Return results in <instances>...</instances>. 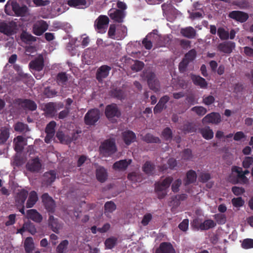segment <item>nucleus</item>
<instances>
[{
    "mask_svg": "<svg viewBox=\"0 0 253 253\" xmlns=\"http://www.w3.org/2000/svg\"><path fill=\"white\" fill-rule=\"evenodd\" d=\"M26 231H28L33 235L35 234L36 232V229L35 226L30 222L25 223L22 228L18 230L17 233L23 234V232Z\"/></svg>",
    "mask_w": 253,
    "mask_h": 253,
    "instance_id": "nucleus-24",
    "label": "nucleus"
},
{
    "mask_svg": "<svg viewBox=\"0 0 253 253\" xmlns=\"http://www.w3.org/2000/svg\"><path fill=\"white\" fill-rule=\"evenodd\" d=\"M216 223L212 219H207L203 222L198 218L193 220L191 223V227L196 230H206L214 227Z\"/></svg>",
    "mask_w": 253,
    "mask_h": 253,
    "instance_id": "nucleus-5",
    "label": "nucleus"
},
{
    "mask_svg": "<svg viewBox=\"0 0 253 253\" xmlns=\"http://www.w3.org/2000/svg\"><path fill=\"white\" fill-rule=\"evenodd\" d=\"M117 240L115 238H110L107 239L105 244L106 248L108 249L113 248L116 244Z\"/></svg>",
    "mask_w": 253,
    "mask_h": 253,
    "instance_id": "nucleus-46",
    "label": "nucleus"
},
{
    "mask_svg": "<svg viewBox=\"0 0 253 253\" xmlns=\"http://www.w3.org/2000/svg\"><path fill=\"white\" fill-rule=\"evenodd\" d=\"M27 216L34 221L39 222L42 220V216L34 209L28 210L27 211Z\"/></svg>",
    "mask_w": 253,
    "mask_h": 253,
    "instance_id": "nucleus-25",
    "label": "nucleus"
},
{
    "mask_svg": "<svg viewBox=\"0 0 253 253\" xmlns=\"http://www.w3.org/2000/svg\"><path fill=\"white\" fill-rule=\"evenodd\" d=\"M148 84L149 87L155 91L159 89V83L158 81L155 79V75L153 74H151L150 77L148 79Z\"/></svg>",
    "mask_w": 253,
    "mask_h": 253,
    "instance_id": "nucleus-32",
    "label": "nucleus"
},
{
    "mask_svg": "<svg viewBox=\"0 0 253 253\" xmlns=\"http://www.w3.org/2000/svg\"><path fill=\"white\" fill-rule=\"evenodd\" d=\"M56 136L60 141L63 143H68L71 141V139L67 136H65L62 132L58 131Z\"/></svg>",
    "mask_w": 253,
    "mask_h": 253,
    "instance_id": "nucleus-39",
    "label": "nucleus"
},
{
    "mask_svg": "<svg viewBox=\"0 0 253 253\" xmlns=\"http://www.w3.org/2000/svg\"><path fill=\"white\" fill-rule=\"evenodd\" d=\"M181 184V181L180 179H177L174 181L172 184V190L173 192H177L178 189V187Z\"/></svg>",
    "mask_w": 253,
    "mask_h": 253,
    "instance_id": "nucleus-64",
    "label": "nucleus"
},
{
    "mask_svg": "<svg viewBox=\"0 0 253 253\" xmlns=\"http://www.w3.org/2000/svg\"><path fill=\"white\" fill-rule=\"evenodd\" d=\"M109 23V18L104 15L100 16L95 21V26L99 33H104Z\"/></svg>",
    "mask_w": 253,
    "mask_h": 253,
    "instance_id": "nucleus-10",
    "label": "nucleus"
},
{
    "mask_svg": "<svg viewBox=\"0 0 253 253\" xmlns=\"http://www.w3.org/2000/svg\"><path fill=\"white\" fill-rule=\"evenodd\" d=\"M128 178L134 182H140V175L135 172L129 173L128 175Z\"/></svg>",
    "mask_w": 253,
    "mask_h": 253,
    "instance_id": "nucleus-57",
    "label": "nucleus"
},
{
    "mask_svg": "<svg viewBox=\"0 0 253 253\" xmlns=\"http://www.w3.org/2000/svg\"><path fill=\"white\" fill-rule=\"evenodd\" d=\"M13 32L12 28L5 23H0V32L6 35H11Z\"/></svg>",
    "mask_w": 253,
    "mask_h": 253,
    "instance_id": "nucleus-35",
    "label": "nucleus"
},
{
    "mask_svg": "<svg viewBox=\"0 0 253 253\" xmlns=\"http://www.w3.org/2000/svg\"><path fill=\"white\" fill-rule=\"evenodd\" d=\"M217 34L221 39H227L229 37V33L223 28H219L217 31Z\"/></svg>",
    "mask_w": 253,
    "mask_h": 253,
    "instance_id": "nucleus-50",
    "label": "nucleus"
},
{
    "mask_svg": "<svg viewBox=\"0 0 253 253\" xmlns=\"http://www.w3.org/2000/svg\"><path fill=\"white\" fill-rule=\"evenodd\" d=\"M96 177L98 180L101 182H104L106 180L107 174L103 168L99 167L96 169Z\"/></svg>",
    "mask_w": 253,
    "mask_h": 253,
    "instance_id": "nucleus-31",
    "label": "nucleus"
},
{
    "mask_svg": "<svg viewBox=\"0 0 253 253\" xmlns=\"http://www.w3.org/2000/svg\"><path fill=\"white\" fill-rule=\"evenodd\" d=\"M244 201L241 197L233 198L232 200V203L233 205L235 207H240L244 204Z\"/></svg>",
    "mask_w": 253,
    "mask_h": 253,
    "instance_id": "nucleus-52",
    "label": "nucleus"
},
{
    "mask_svg": "<svg viewBox=\"0 0 253 253\" xmlns=\"http://www.w3.org/2000/svg\"><path fill=\"white\" fill-rule=\"evenodd\" d=\"M191 79L195 84L199 85L201 88L207 87V83L204 78L199 76L192 75Z\"/></svg>",
    "mask_w": 253,
    "mask_h": 253,
    "instance_id": "nucleus-29",
    "label": "nucleus"
},
{
    "mask_svg": "<svg viewBox=\"0 0 253 253\" xmlns=\"http://www.w3.org/2000/svg\"><path fill=\"white\" fill-rule=\"evenodd\" d=\"M153 169V166L149 162H146L143 167V171L147 174L151 173Z\"/></svg>",
    "mask_w": 253,
    "mask_h": 253,
    "instance_id": "nucleus-54",
    "label": "nucleus"
},
{
    "mask_svg": "<svg viewBox=\"0 0 253 253\" xmlns=\"http://www.w3.org/2000/svg\"><path fill=\"white\" fill-rule=\"evenodd\" d=\"M242 246L243 248L248 249L253 248V239H246L243 240Z\"/></svg>",
    "mask_w": 253,
    "mask_h": 253,
    "instance_id": "nucleus-47",
    "label": "nucleus"
},
{
    "mask_svg": "<svg viewBox=\"0 0 253 253\" xmlns=\"http://www.w3.org/2000/svg\"><path fill=\"white\" fill-rule=\"evenodd\" d=\"M27 195L28 192L25 190H22L18 193L16 198V202L17 206H22V208L19 209V211L23 214H25V212L23 206L26 198L27 197Z\"/></svg>",
    "mask_w": 253,
    "mask_h": 253,
    "instance_id": "nucleus-14",
    "label": "nucleus"
},
{
    "mask_svg": "<svg viewBox=\"0 0 253 253\" xmlns=\"http://www.w3.org/2000/svg\"><path fill=\"white\" fill-rule=\"evenodd\" d=\"M196 172L193 170H190L187 173L186 183H190L194 182L196 179Z\"/></svg>",
    "mask_w": 253,
    "mask_h": 253,
    "instance_id": "nucleus-40",
    "label": "nucleus"
},
{
    "mask_svg": "<svg viewBox=\"0 0 253 253\" xmlns=\"http://www.w3.org/2000/svg\"><path fill=\"white\" fill-rule=\"evenodd\" d=\"M56 126V123L54 121L50 122L46 127L45 132L46 136L45 138V141L46 143H49L54 135L55 127Z\"/></svg>",
    "mask_w": 253,
    "mask_h": 253,
    "instance_id": "nucleus-15",
    "label": "nucleus"
},
{
    "mask_svg": "<svg viewBox=\"0 0 253 253\" xmlns=\"http://www.w3.org/2000/svg\"><path fill=\"white\" fill-rule=\"evenodd\" d=\"M123 136L124 141L127 145H129L130 143L135 140V135L131 131L127 130L124 132Z\"/></svg>",
    "mask_w": 253,
    "mask_h": 253,
    "instance_id": "nucleus-26",
    "label": "nucleus"
},
{
    "mask_svg": "<svg viewBox=\"0 0 253 253\" xmlns=\"http://www.w3.org/2000/svg\"><path fill=\"white\" fill-rule=\"evenodd\" d=\"M14 129L17 131L22 132L27 129V126L22 123L15 124Z\"/></svg>",
    "mask_w": 253,
    "mask_h": 253,
    "instance_id": "nucleus-56",
    "label": "nucleus"
},
{
    "mask_svg": "<svg viewBox=\"0 0 253 253\" xmlns=\"http://www.w3.org/2000/svg\"><path fill=\"white\" fill-rule=\"evenodd\" d=\"M116 209L115 204L112 202H107L105 205V213H110L114 211Z\"/></svg>",
    "mask_w": 253,
    "mask_h": 253,
    "instance_id": "nucleus-42",
    "label": "nucleus"
},
{
    "mask_svg": "<svg viewBox=\"0 0 253 253\" xmlns=\"http://www.w3.org/2000/svg\"><path fill=\"white\" fill-rule=\"evenodd\" d=\"M100 151L104 156L114 153L116 151L114 141L109 140L103 142L100 147Z\"/></svg>",
    "mask_w": 253,
    "mask_h": 253,
    "instance_id": "nucleus-6",
    "label": "nucleus"
},
{
    "mask_svg": "<svg viewBox=\"0 0 253 253\" xmlns=\"http://www.w3.org/2000/svg\"><path fill=\"white\" fill-rule=\"evenodd\" d=\"M144 64L142 62L135 61L132 66V69L136 72L141 70L143 67Z\"/></svg>",
    "mask_w": 253,
    "mask_h": 253,
    "instance_id": "nucleus-59",
    "label": "nucleus"
},
{
    "mask_svg": "<svg viewBox=\"0 0 253 253\" xmlns=\"http://www.w3.org/2000/svg\"><path fill=\"white\" fill-rule=\"evenodd\" d=\"M196 55V52L195 50H191L185 55L184 59L188 62L192 61L195 58Z\"/></svg>",
    "mask_w": 253,
    "mask_h": 253,
    "instance_id": "nucleus-55",
    "label": "nucleus"
},
{
    "mask_svg": "<svg viewBox=\"0 0 253 253\" xmlns=\"http://www.w3.org/2000/svg\"><path fill=\"white\" fill-rule=\"evenodd\" d=\"M229 17L241 22H243L248 18V15L242 11H233L230 13Z\"/></svg>",
    "mask_w": 253,
    "mask_h": 253,
    "instance_id": "nucleus-18",
    "label": "nucleus"
},
{
    "mask_svg": "<svg viewBox=\"0 0 253 253\" xmlns=\"http://www.w3.org/2000/svg\"><path fill=\"white\" fill-rule=\"evenodd\" d=\"M68 245V241L67 240L63 241L57 246L56 249L57 252L58 253H65Z\"/></svg>",
    "mask_w": 253,
    "mask_h": 253,
    "instance_id": "nucleus-38",
    "label": "nucleus"
},
{
    "mask_svg": "<svg viewBox=\"0 0 253 253\" xmlns=\"http://www.w3.org/2000/svg\"><path fill=\"white\" fill-rule=\"evenodd\" d=\"M162 136L166 140L169 139L171 136V130L168 128L165 129L163 132Z\"/></svg>",
    "mask_w": 253,
    "mask_h": 253,
    "instance_id": "nucleus-62",
    "label": "nucleus"
},
{
    "mask_svg": "<svg viewBox=\"0 0 253 253\" xmlns=\"http://www.w3.org/2000/svg\"><path fill=\"white\" fill-rule=\"evenodd\" d=\"M14 143L15 144V149L17 152L21 151L24 146L26 144L25 140L21 136H18L15 138L14 139Z\"/></svg>",
    "mask_w": 253,
    "mask_h": 253,
    "instance_id": "nucleus-28",
    "label": "nucleus"
},
{
    "mask_svg": "<svg viewBox=\"0 0 253 253\" xmlns=\"http://www.w3.org/2000/svg\"><path fill=\"white\" fill-rule=\"evenodd\" d=\"M181 34L188 38H193L196 35L195 30L191 27H187L181 30Z\"/></svg>",
    "mask_w": 253,
    "mask_h": 253,
    "instance_id": "nucleus-33",
    "label": "nucleus"
},
{
    "mask_svg": "<svg viewBox=\"0 0 253 253\" xmlns=\"http://www.w3.org/2000/svg\"><path fill=\"white\" fill-rule=\"evenodd\" d=\"M23 105L31 110H35L37 108V105L35 103L29 100H25L23 102Z\"/></svg>",
    "mask_w": 253,
    "mask_h": 253,
    "instance_id": "nucleus-43",
    "label": "nucleus"
},
{
    "mask_svg": "<svg viewBox=\"0 0 253 253\" xmlns=\"http://www.w3.org/2000/svg\"><path fill=\"white\" fill-rule=\"evenodd\" d=\"M42 200L47 210L52 211L54 209L55 207L54 202L47 194H44L42 196Z\"/></svg>",
    "mask_w": 253,
    "mask_h": 253,
    "instance_id": "nucleus-20",
    "label": "nucleus"
},
{
    "mask_svg": "<svg viewBox=\"0 0 253 253\" xmlns=\"http://www.w3.org/2000/svg\"><path fill=\"white\" fill-rule=\"evenodd\" d=\"M156 253H175V251L170 243L164 242L160 244Z\"/></svg>",
    "mask_w": 253,
    "mask_h": 253,
    "instance_id": "nucleus-16",
    "label": "nucleus"
},
{
    "mask_svg": "<svg viewBox=\"0 0 253 253\" xmlns=\"http://www.w3.org/2000/svg\"><path fill=\"white\" fill-rule=\"evenodd\" d=\"M105 115L109 120L112 121L114 117H119L120 116V112L118 109L117 105L115 104H112L106 107Z\"/></svg>",
    "mask_w": 253,
    "mask_h": 253,
    "instance_id": "nucleus-11",
    "label": "nucleus"
},
{
    "mask_svg": "<svg viewBox=\"0 0 253 253\" xmlns=\"http://www.w3.org/2000/svg\"><path fill=\"white\" fill-rule=\"evenodd\" d=\"M55 178L56 175L53 171L46 172L44 175V178L46 180L48 183H50L53 182L55 180Z\"/></svg>",
    "mask_w": 253,
    "mask_h": 253,
    "instance_id": "nucleus-41",
    "label": "nucleus"
},
{
    "mask_svg": "<svg viewBox=\"0 0 253 253\" xmlns=\"http://www.w3.org/2000/svg\"><path fill=\"white\" fill-rule=\"evenodd\" d=\"M143 139L148 143H157L160 140L159 138L154 137L152 135L150 134L146 135Z\"/></svg>",
    "mask_w": 253,
    "mask_h": 253,
    "instance_id": "nucleus-48",
    "label": "nucleus"
},
{
    "mask_svg": "<svg viewBox=\"0 0 253 253\" xmlns=\"http://www.w3.org/2000/svg\"><path fill=\"white\" fill-rule=\"evenodd\" d=\"M214 98L211 95H209L203 97V103L206 105H210L214 101Z\"/></svg>",
    "mask_w": 253,
    "mask_h": 253,
    "instance_id": "nucleus-58",
    "label": "nucleus"
},
{
    "mask_svg": "<svg viewBox=\"0 0 253 253\" xmlns=\"http://www.w3.org/2000/svg\"><path fill=\"white\" fill-rule=\"evenodd\" d=\"M99 118V111L97 109H92L88 111L84 117V121L86 125L94 124Z\"/></svg>",
    "mask_w": 253,
    "mask_h": 253,
    "instance_id": "nucleus-8",
    "label": "nucleus"
},
{
    "mask_svg": "<svg viewBox=\"0 0 253 253\" xmlns=\"http://www.w3.org/2000/svg\"><path fill=\"white\" fill-rule=\"evenodd\" d=\"M30 68L35 70L34 74L37 79L41 78V75H38L36 72H39L42 70L43 67V59L42 56H39L36 60L30 63Z\"/></svg>",
    "mask_w": 253,
    "mask_h": 253,
    "instance_id": "nucleus-7",
    "label": "nucleus"
},
{
    "mask_svg": "<svg viewBox=\"0 0 253 253\" xmlns=\"http://www.w3.org/2000/svg\"><path fill=\"white\" fill-rule=\"evenodd\" d=\"M214 219L219 224H224L226 221V218L225 215L222 214H216L214 215Z\"/></svg>",
    "mask_w": 253,
    "mask_h": 253,
    "instance_id": "nucleus-45",
    "label": "nucleus"
},
{
    "mask_svg": "<svg viewBox=\"0 0 253 253\" xmlns=\"http://www.w3.org/2000/svg\"><path fill=\"white\" fill-rule=\"evenodd\" d=\"M0 142H5L9 137V130L6 127H2L0 130Z\"/></svg>",
    "mask_w": 253,
    "mask_h": 253,
    "instance_id": "nucleus-36",
    "label": "nucleus"
},
{
    "mask_svg": "<svg viewBox=\"0 0 253 253\" xmlns=\"http://www.w3.org/2000/svg\"><path fill=\"white\" fill-rule=\"evenodd\" d=\"M131 163L130 159L121 160L116 162L113 165V169L116 170H125Z\"/></svg>",
    "mask_w": 253,
    "mask_h": 253,
    "instance_id": "nucleus-19",
    "label": "nucleus"
},
{
    "mask_svg": "<svg viewBox=\"0 0 253 253\" xmlns=\"http://www.w3.org/2000/svg\"><path fill=\"white\" fill-rule=\"evenodd\" d=\"M48 24L43 20L36 22L33 25V32L37 36L42 35L48 29Z\"/></svg>",
    "mask_w": 253,
    "mask_h": 253,
    "instance_id": "nucleus-9",
    "label": "nucleus"
},
{
    "mask_svg": "<svg viewBox=\"0 0 253 253\" xmlns=\"http://www.w3.org/2000/svg\"><path fill=\"white\" fill-rule=\"evenodd\" d=\"M235 43L233 42H225L220 44L218 48L224 52L230 53L235 48Z\"/></svg>",
    "mask_w": 253,
    "mask_h": 253,
    "instance_id": "nucleus-22",
    "label": "nucleus"
},
{
    "mask_svg": "<svg viewBox=\"0 0 253 253\" xmlns=\"http://www.w3.org/2000/svg\"><path fill=\"white\" fill-rule=\"evenodd\" d=\"M21 39L25 42L35 41V38L26 32H23L21 35Z\"/></svg>",
    "mask_w": 253,
    "mask_h": 253,
    "instance_id": "nucleus-49",
    "label": "nucleus"
},
{
    "mask_svg": "<svg viewBox=\"0 0 253 253\" xmlns=\"http://www.w3.org/2000/svg\"><path fill=\"white\" fill-rule=\"evenodd\" d=\"M127 29L126 27L119 26L117 28L115 25H111L108 31L109 36L112 39L120 40L126 35Z\"/></svg>",
    "mask_w": 253,
    "mask_h": 253,
    "instance_id": "nucleus-4",
    "label": "nucleus"
},
{
    "mask_svg": "<svg viewBox=\"0 0 253 253\" xmlns=\"http://www.w3.org/2000/svg\"><path fill=\"white\" fill-rule=\"evenodd\" d=\"M67 3L71 7L84 8L87 6L86 0H69Z\"/></svg>",
    "mask_w": 253,
    "mask_h": 253,
    "instance_id": "nucleus-23",
    "label": "nucleus"
},
{
    "mask_svg": "<svg viewBox=\"0 0 253 253\" xmlns=\"http://www.w3.org/2000/svg\"><path fill=\"white\" fill-rule=\"evenodd\" d=\"M172 180L171 177H168L156 184L155 189L159 199L163 198L167 195Z\"/></svg>",
    "mask_w": 253,
    "mask_h": 253,
    "instance_id": "nucleus-3",
    "label": "nucleus"
},
{
    "mask_svg": "<svg viewBox=\"0 0 253 253\" xmlns=\"http://www.w3.org/2000/svg\"><path fill=\"white\" fill-rule=\"evenodd\" d=\"M203 137L206 139H211L213 136V132L209 127H206L201 130Z\"/></svg>",
    "mask_w": 253,
    "mask_h": 253,
    "instance_id": "nucleus-34",
    "label": "nucleus"
},
{
    "mask_svg": "<svg viewBox=\"0 0 253 253\" xmlns=\"http://www.w3.org/2000/svg\"><path fill=\"white\" fill-rule=\"evenodd\" d=\"M189 220L187 219H184L178 225L179 228L183 231H186L188 229Z\"/></svg>",
    "mask_w": 253,
    "mask_h": 253,
    "instance_id": "nucleus-53",
    "label": "nucleus"
},
{
    "mask_svg": "<svg viewBox=\"0 0 253 253\" xmlns=\"http://www.w3.org/2000/svg\"><path fill=\"white\" fill-rule=\"evenodd\" d=\"M151 219L152 215L150 213H147L143 216L141 221V223L143 225L146 226L148 224Z\"/></svg>",
    "mask_w": 253,
    "mask_h": 253,
    "instance_id": "nucleus-60",
    "label": "nucleus"
},
{
    "mask_svg": "<svg viewBox=\"0 0 253 253\" xmlns=\"http://www.w3.org/2000/svg\"><path fill=\"white\" fill-rule=\"evenodd\" d=\"M111 68L107 66H102L100 67L97 71V79L100 81L102 79L106 78L108 76Z\"/></svg>",
    "mask_w": 253,
    "mask_h": 253,
    "instance_id": "nucleus-21",
    "label": "nucleus"
},
{
    "mask_svg": "<svg viewBox=\"0 0 253 253\" xmlns=\"http://www.w3.org/2000/svg\"><path fill=\"white\" fill-rule=\"evenodd\" d=\"M253 165V158L250 157H247L243 161V166L245 168H248Z\"/></svg>",
    "mask_w": 253,
    "mask_h": 253,
    "instance_id": "nucleus-51",
    "label": "nucleus"
},
{
    "mask_svg": "<svg viewBox=\"0 0 253 253\" xmlns=\"http://www.w3.org/2000/svg\"><path fill=\"white\" fill-rule=\"evenodd\" d=\"M38 199L37 193L35 191L31 192L26 203V207L29 208L33 207L38 201Z\"/></svg>",
    "mask_w": 253,
    "mask_h": 253,
    "instance_id": "nucleus-27",
    "label": "nucleus"
},
{
    "mask_svg": "<svg viewBox=\"0 0 253 253\" xmlns=\"http://www.w3.org/2000/svg\"><path fill=\"white\" fill-rule=\"evenodd\" d=\"M154 36V34L150 33V34L148 35L146 38L143 41L142 43L146 49H149L152 47V44L151 39Z\"/></svg>",
    "mask_w": 253,
    "mask_h": 253,
    "instance_id": "nucleus-37",
    "label": "nucleus"
},
{
    "mask_svg": "<svg viewBox=\"0 0 253 253\" xmlns=\"http://www.w3.org/2000/svg\"><path fill=\"white\" fill-rule=\"evenodd\" d=\"M27 169L31 171H38L42 167L41 163L38 158H35L30 160L27 165Z\"/></svg>",
    "mask_w": 253,
    "mask_h": 253,
    "instance_id": "nucleus-17",
    "label": "nucleus"
},
{
    "mask_svg": "<svg viewBox=\"0 0 253 253\" xmlns=\"http://www.w3.org/2000/svg\"><path fill=\"white\" fill-rule=\"evenodd\" d=\"M232 191L233 193L237 196L242 195L245 192V190L237 186H234L232 188Z\"/></svg>",
    "mask_w": 253,
    "mask_h": 253,
    "instance_id": "nucleus-61",
    "label": "nucleus"
},
{
    "mask_svg": "<svg viewBox=\"0 0 253 253\" xmlns=\"http://www.w3.org/2000/svg\"><path fill=\"white\" fill-rule=\"evenodd\" d=\"M108 14L112 19L118 22H122L125 16V14L123 11L116 8L110 9Z\"/></svg>",
    "mask_w": 253,
    "mask_h": 253,
    "instance_id": "nucleus-13",
    "label": "nucleus"
},
{
    "mask_svg": "<svg viewBox=\"0 0 253 253\" xmlns=\"http://www.w3.org/2000/svg\"><path fill=\"white\" fill-rule=\"evenodd\" d=\"M24 247L25 252L27 253H31L34 249V244L31 237L26 238L24 242Z\"/></svg>",
    "mask_w": 253,
    "mask_h": 253,
    "instance_id": "nucleus-30",
    "label": "nucleus"
},
{
    "mask_svg": "<svg viewBox=\"0 0 253 253\" xmlns=\"http://www.w3.org/2000/svg\"><path fill=\"white\" fill-rule=\"evenodd\" d=\"M246 135L242 131H239L235 133L234 136V139L236 141H239L245 138Z\"/></svg>",
    "mask_w": 253,
    "mask_h": 253,
    "instance_id": "nucleus-63",
    "label": "nucleus"
},
{
    "mask_svg": "<svg viewBox=\"0 0 253 253\" xmlns=\"http://www.w3.org/2000/svg\"><path fill=\"white\" fill-rule=\"evenodd\" d=\"M237 174L236 177H232L230 175L228 177V180L233 183H240L246 184L248 182V178L244 174L243 171L241 168L234 166L232 168V174Z\"/></svg>",
    "mask_w": 253,
    "mask_h": 253,
    "instance_id": "nucleus-2",
    "label": "nucleus"
},
{
    "mask_svg": "<svg viewBox=\"0 0 253 253\" xmlns=\"http://www.w3.org/2000/svg\"><path fill=\"white\" fill-rule=\"evenodd\" d=\"M221 121V116L219 113H211L206 115L202 120L204 124H217Z\"/></svg>",
    "mask_w": 253,
    "mask_h": 253,
    "instance_id": "nucleus-12",
    "label": "nucleus"
},
{
    "mask_svg": "<svg viewBox=\"0 0 253 253\" xmlns=\"http://www.w3.org/2000/svg\"><path fill=\"white\" fill-rule=\"evenodd\" d=\"M11 9L17 16H24L27 12V7L26 6H20L16 1H8L5 6V11L8 15H11Z\"/></svg>",
    "mask_w": 253,
    "mask_h": 253,
    "instance_id": "nucleus-1",
    "label": "nucleus"
},
{
    "mask_svg": "<svg viewBox=\"0 0 253 253\" xmlns=\"http://www.w3.org/2000/svg\"><path fill=\"white\" fill-rule=\"evenodd\" d=\"M192 110L200 116L205 115L207 112V109L202 106L194 107L192 109Z\"/></svg>",
    "mask_w": 253,
    "mask_h": 253,
    "instance_id": "nucleus-44",
    "label": "nucleus"
}]
</instances>
